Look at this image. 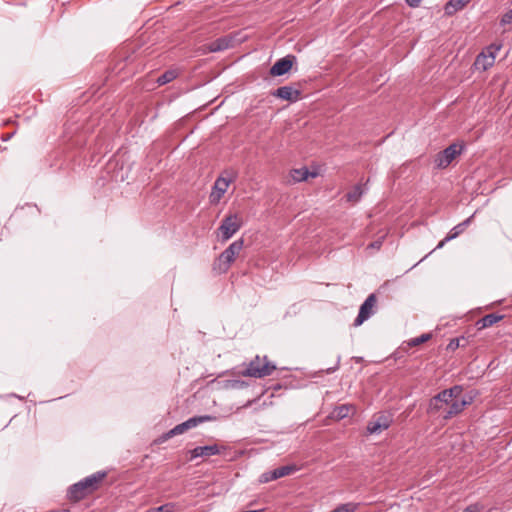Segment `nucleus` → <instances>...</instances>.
I'll list each match as a JSON object with an SVG mask.
<instances>
[{
    "label": "nucleus",
    "mask_w": 512,
    "mask_h": 512,
    "mask_svg": "<svg viewBox=\"0 0 512 512\" xmlns=\"http://www.w3.org/2000/svg\"><path fill=\"white\" fill-rule=\"evenodd\" d=\"M294 60H295V57L291 56V55H288L284 58L279 59L270 68V74L272 76H282V75L286 74L292 68Z\"/></svg>",
    "instance_id": "10"
},
{
    "label": "nucleus",
    "mask_w": 512,
    "mask_h": 512,
    "mask_svg": "<svg viewBox=\"0 0 512 512\" xmlns=\"http://www.w3.org/2000/svg\"><path fill=\"white\" fill-rule=\"evenodd\" d=\"M176 76H177V74L175 71H173V70L166 71L164 74L159 76L157 82L159 83V85H164V84H167V83L171 82L172 80H174L176 78Z\"/></svg>",
    "instance_id": "25"
},
{
    "label": "nucleus",
    "mask_w": 512,
    "mask_h": 512,
    "mask_svg": "<svg viewBox=\"0 0 512 512\" xmlns=\"http://www.w3.org/2000/svg\"><path fill=\"white\" fill-rule=\"evenodd\" d=\"M512 23V9L506 12L500 19V25L506 26Z\"/></svg>",
    "instance_id": "29"
},
{
    "label": "nucleus",
    "mask_w": 512,
    "mask_h": 512,
    "mask_svg": "<svg viewBox=\"0 0 512 512\" xmlns=\"http://www.w3.org/2000/svg\"><path fill=\"white\" fill-rule=\"evenodd\" d=\"M234 179L235 177L232 175L219 176L212 187V191L209 196L210 203L217 204L226 193L230 183H232Z\"/></svg>",
    "instance_id": "7"
},
{
    "label": "nucleus",
    "mask_w": 512,
    "mask_h": 512,
    "mask_svg": "<svg viewBox=\"0 0 512 512\" xmlns=\"http://www.w3.org/2000/svg\"><path fill=\"white\" fill-rule=\"evenodd\" d=\"M220 453L218 445L198 446L191 450V459L198 457H210Z\"/></svg>",
    "instance_id": "13"
},
{
    "label": "nucleus",
    "mask_w": 512,
    "mask_h": 512,
    "mask_svg": "<svg viewBox=\"0 0 512 512\" xmlns=\"http://www.w3.org/2000/svg\"><path fill=\"white\" fill-rule=\"evenodd\" d=\"M503 318L502 315L488 314L477 321L478 329H485L493 326Z\"/></svg>",
    "instance_id": "19"
},
{
    "label": "nucleus",
    "mask_w": 512,
    "mask_h": 512,
    "mask_svg": "<svg viewBox=\"0 0 512 512\" xmlns=\"http://www.w3.org/2000/svg\"><path fill=\"white\" fill-rule=\"evenodd\" d=\"M295 471H297V467L295 465L281 466L272 471V478L279 479L291 475Z\"/></svg>",
    "instance_id": "21"
},
{
    "label": "nucleus",
    "mask_w": 512,
    "mask_h": 512,
    "mask_svg": "<svg viewBox=\"0 0 512 512\" xmlns=\"http://www.w3.org/2000/svg\"><path fill=\"white\" fill-rule=\"evenodd\" d=\"M232 38L229 36L221 37L208 44L209 52H219L232 46Z\"/></svg>",
    "instance_id": "17"
},
{
    "label": "nucleus",
    "mask_w": 512,
    "mask_h": 512,
    "mask_svg": "<svg viewBox=\"0 0 512 512\" xmlns=\"http://www.w3.org/2000/svg\"><path fill=\"white\" fill-rule=\"evenodd\" d=\"M460 347V339L459 338H453L450 340V342L447 345V350L449 351H455L457 348Z\"/></svg>",
    "instance_id": "30"
},
{
    "label": "nucleus",
    "mask_w": 512,
    "mask_h": 512,
    "mask_svg": "<svg viewBox=\"0 0 512 512\" xmlns=\"http://www.w3.org/2000/svg\"><path fill=\"white\" fill-rule=\"evenodd\" d=\"M463 150L462 145L451 144L443 151L439 152L435 158V165L438 168H446L451 162L456 158V156L460 155Z\"/></svg>",
    "instance_id": "5"
},
{
    "label": "nucleus",
    "mask_w": 512,
    "mask_h": 512,
    "mask_svg": "<svg viewBox=\"0 0 512 512\" xmlns=\"http://www.w3.org/2000/svg\"><path fill=\"white\" fill-rule=\"evenodd\" d=\"M243 248V241L242 240H236L234 241L233 243H231L229 245L228 248H226L228 250V252L233 255L235 258L236 256L239 254V252L242 250Z\"/></svg>",
    "instance_id": "26"
},
{
    "label": "nucleus",
    "mask_w": 512,
    "mask_h": 512,
    "mask_svg": "<svg viewBox=\"0 0 512 512\" xmlns=\"http://www.w3.org/2000/svg\"><path fill=\"white\" fill-rule=\"evenodd\" d=\"M472 219V216L464 220L463 222L456 225L445 237L446 241H450L454 238H456L460 233H462L466 227L469 225L470 221Z\"/></svg>",
    "instance_id": "22"
},
{
    "label": "nucleus",
    "mask_w": 512,
    "mask_h": 512,
    "mask_svg": "<svg viewBox=\"0 0 512 512\" xmlns=\"http://www.w3.org/2000/svg\"><path fill=\"white\" fill-rule=\"evenodd\" d=\"M363 195V189L361 185H356L352 188L351 191H349L346 194L347 201L356 203L360 200L361 196Z\"/></svg>",
    "instance_id": "23"
},
{
    "label": "nucleus",
    "mask_w": 512,
    "mask_h": 512,
    "mask_svg": "<svg viewBox=\"0 0 512 512\" xmlns=\"http://www.w3.org/2000/svg\"><path fill=\"white\" fill-rule=\"evenodd\" d=\"M275 370L276 366L269 362L266 356L262 358L256 356L252 361H250L242 374L247 377L264 378L266 376H270Z\"/></svg>",
    "instance_id": "2"
},
{
    "label": "nucleus",
    "mask_w": 512,
    "mask_h": 512,
    "mask_svg": "<svg viewBox=\"0 0 512 512\" xmlns=\"http://www.w3.org/2000/svg\"><path fill=\"white\" fill-rule=\"evenodd\" d=\"M273 480H276V478H272V471L263 473L260 477V481L262 483H267Z\"/></svg>",
    "instance_id": "31"
},
{
    "label": "nucleus",
    "mask_w": 512,
    "mask_h": 512,
    "mask_svg": "<svg viewBox=\"0 0 512 512\" xmlns=\"http://www.w3.org/2000/svg\"><path fill=\"white\" fill-rule=\"evenodd\" d=\"M241 225L242 219L237 214L226 216L219 227L222 240L227 241L230 239L240 229Z\"/></svg>",
    "instance_id": "6"
},
{
    "label": "nucleus",
    "mask_w": 512,
    "mask_h": 512,
    "mask_svg": "<svg viewBox=\"0 0 512 512\" xmlns=\"http://www.w3.org/2000/svg\"><path fill=\"white\" fill-rule=\"evenodd\" d=\"M432 337V335L430 333H425V334H422L420 335L419 337H416V338H413L411 339L409 342H408V345L411 346V347H414V346H418L422 343H425L427 342L428 340H430Z\"/></svg>",
    "instance_id": "27"
},
{
    "label": "nucleus",
    "mask_w": 512,
    "mask_h": 512,
    "mask_svg": "<svg viewBox=\"0 0 512 512\" xmlns=\"http://www.w3.org/2000/svg\"><path fill=\"white\" fill-rule=\"evenodd\" d=\"M381 245H382V240H377V241L369 244L368 248L380 249Z\"/></svg>",
    "instance_id": "32"
},
{
    "label": "nucleus",
    "mask_w": 512,
    "mask_h": 512,
    "mask_svg": "<svg viewBox=\"0 0 512 512\" xmlns=\"http://www.w3.org/2000/svg\"><path fill=\"white\" fill-rule=\"evenodd\" d=\"M462 392V387L458 385L441 391L430 400L428 412L438 414L443 419L458 415L470 404V399H466Z\"/></svg>",
    "instance_id": "1"
},
{
    "label": "nucleus",
    "mask_w": 512,
    "mask_h": 512,
    "mask_svg": "<svg viewBox=\"0 0 512 512\" xmlns=\"http://www.w3.org/2000/svg\"><path fill=\"white\" fill-rule=\"evenodd\" d=\"M272 95L282 100L295 102L300 98V91L291 86H281Z\"/></svg>",
    "instance_id": "11"
},
{
    "label": "nucleus",
    "mask_w": 512,
    "mask_h": 512,
    "mask_svg": "<svg viewBox=\"0 0 512 512\" xmlns=\"http://www.w3.org/2000/svg\"><path fill=\"white\" fill-rule=\"evenodd\" d=\"M463 512H479V507L477 505H470Z\"/></svg>",
    "instance_id": "33"
},
{
    "label": "nucleus",
    "mask_w": 512,
    "mask_h": 512,
    "mask_svg": "<svg viewBox=\"0 0 512 512\" xmlns=\"http://www.w3.org/2000/svg\"><path fill=\"white\" fill-rule=\"evenodd\" d=\"M377 303L375 294H370L363 304L360 306L358 316L354 321L355 326H360L364 321L369 319L374 314V308Z\"/></svg>",
    "instance_id": "8"
},
{
    "label": "nucleus",
    "mask_w": 512,
    "mask_h": 512,
    "mask_svg": "<svg viewBox=\"0 0 512 512\" xmlns=\"http://www.w3.org/2000/svg\"><path fill=\"white\" fill-rule=\"evenodd\" d=\"M502 44H491L486 47L477 57L474 62L476 70L486 71L491 68L496 60L497 53L501 50Z\"/></svg>",
    "instance_id": "3"
},
{
    "label": "nucleus",
    "mask_w": 512,
    "mask_h": 512,
    "mask_svg": "<svg viewBox=\"0 0 512 512\" xmlns=\"http://www.w3.org/2000/svg\"><path fill=\"white\" fill-rule=\"evenodd\" d=\"M234 260L235 257L231 255L227 249H225L215 262L214 269L220 273H225L229 269L231 263L234 262Z\"/></svg>",
    "instance_id": "12"
},
{
    "label": "nucleus",
    "mask_w": 512,
    "mask_h": 512,
    "mask_svg": "<svg viewBox=\"0 0 512 512\" xmlns=\"http://www.w3.org/2000/svg\"><path fill=\"white\" fill-rule=\"evenodd\" d=\"M406 2L411 7H418L421 3V0H406Z\"/></svg>",
    "instance_id": "34"
},
{
    "label": "nucleus",
    "mask_w": 512,
    "mask_h": 512,
    "mask_svg": "<svg viewBox=\"0 0 512 512\" xmlns=\"http://www.w3.org/2000/svg\"><path fill=\"white\" fill-rule=\"evenodd\" d=\"M469 0H450L445 5V13L447 15H453L457 11L461 10L466 6Z\"/></svg>",
    "instance_id": "20"
},
{
    "label": "nucleus",
    "mask_w": 512,
    "mask_h": 512,
    "mask_svg": "<svg viewBox=\"0 0 512 512\" xmlns=\"http://www.w3.org/2000/svg\"><path fill=\"white\" fill-rule=\"evenodd\" d=\"M147 512H174V505L171 503H167L157 508L150 509Z\"/></svg>",
    "instance_id": "28"
},
{
    "label": "nucleus",
    "mask_w": 512,
    "mask_h": 512,
    "mask_svg": "<svg viewBox=\"0 0 512 512\" xmlns=\"http://www.w3.org/2000/svg\"><path fill=\"white\" fill-rule=\"evenodd\" d=\"M359 507V503L348 502L338 505L331 512H356Z\"/></svg>",
    "instance_id": "24"
},
{
    "label": "nucleus",
    "mask_w": 512,
    "mask_h": 512,
    "mask_svg": "<svg viewBox=\"0 0 512 512\" xmlns=\"http://www.w3.org/2000/svg\"><path fill=\"white\" fill-rule=\"evenodd\" d=\"M69 498L71 500H74V501H78V500H81L83 499L87 494H89L87 492V490L85 489L84 485L82 484V482H78L76 484H74L70 489H69Z\"/></svg>",
    "instance_id": "18"
},
{
    "label": "nucleus",
    "mask_w": 512,
    "mask_h": 512,
    "mask_svg": "<svg viewBox=\"0 0 512 512\" xmlns=\"http://www.w3.org/2000/svg\"><path fill=\"white\" fill-rule=\"evenodd\" d=\"M393 423V415L389 412H379L372 416L368 422L366 431L370 435L380 434L387 430Z\"/></svg>",
    "instance_id": "4"
},
{
    "label": "nucleus",
    "mask_w": 512,
    "mask_h": 512,
    "mask_svg": "<svg viewBox=\"0 0 512 512\" xmlns=\"http://www.w3.org/2000/svg\"><path fill=\"white\" fill-rule=\"evenodd\" d=\"M356 408L352 404H342L334 408L331 413V417L335 420H342L348 417L350 414H354Z\"/></svg>",
    "instance_id": "15"
},
{
    "label": "nucleus",
    "mask_w": 512,
    "mask_h": 512,
    "mask_svg": "<svg viewBox=\"0 0 512 512\" xmlns=\"http://www.w3.org/2000/svg\"><path fill=\"white\" fill-rule=\"evenodd\" d=\"M446 242H447V241H446V240H445V238H444V239H443L442 241H440V243L437 245V248H438V249H439V248H442Z\"/></svg>",
    "instance_id": "35"
},
{
    "label": "nucleus",
    "mask_w": 512,
    "mask_h": 512,
    "mask_svg": "<svg viewBox=\"0 0 512 512\" xmlns=\"http://www.w3.org/2000/svg\"><path fill=\"white\" fill-rule=\"evenodd\" d=\"M105 476H106V473L98 472L91 476L86 477L81 482L84 485L87 492L91 493L98 487L99 483L104 479Z\"/></svg>",
    "instance_id": "16"
},
{
    "label": "nucleus",
    "mask_w": 512,
    "mask_h": 512,
    "mask_svg": "<svg viewBox=\"0 0 512 512\" xmlns=\"http://www.w3.org/2000/svg\"><path fill=\"white\" fill-rule=\"evenodd\" d=\"M318 175H319V172H318L317 169H314V170L311 171L307 167H302V168H299V169H293L290 172V176H291L292 180L295 181V182L305 181L308 178H315Z\"/></svg>",
    "instance_id": "14"
},
{
    "label": "nucleus",
    "mask_w": 512,
    "mask_h": 512,
    "mask_svg": "<svg viewBox=\"0 0 512 512\" xmlns=\"http://www.w3.org/2000/svg\"><path fill=\"white\" fill-rule=\"evenodd\" d=\"M212 418L210 416H198V417H192L188 419L187 421L176 425L173 429H171L167 433V437H173L175 435L182 434L186 432L187 430L196 427L198 424L206 422L211 420Z\"/></svg>",
    "instance_id": "9"
}]
</instances>
